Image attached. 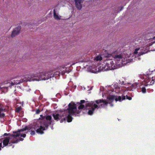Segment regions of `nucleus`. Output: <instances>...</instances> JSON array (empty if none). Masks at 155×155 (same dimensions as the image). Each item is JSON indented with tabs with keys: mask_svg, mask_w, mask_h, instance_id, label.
I'll return each mask as SVG.
<instances>
[{
	"mask_svg": "<svg viewBox=\"0 0 155 155\" xmlns=\"http://www.w3.org/2000/svg\"><path fill=\"white\" fill-rule=\"evenodd\" d=\"M51 116H47L46 117V120H43L41 121L39 127L38 128L37 125H33L31 129L36 130L37 133L43 134L44 133L43 131L45 130V128H48V126L51 124Z\"/></svg>",
	"mask_w": 155,
	"mask_h": 155,
	"instance_id": "obj_1",
	"label": "nucleus"
},
{
	"mask_svg": "<svg viewBox=\"0 0 155 155\" xmlns=\"http://www.w3.org/2000/svg\"><path fill=\"white\" fill-rule=\"evenodd\" d=\"M126 99V96L124 95H122L121 97L120 96H119L118 97L115 98V96L113 95H110L108 97H107V99L108 100V101L106 100L103 99L99 100L97 101H96V103L97 104L103 103L104 104H101V106L102 107L104 106V105H107V104L109 103L110 104V105L111 106H113L112 104V102L115 100L116 101H121L124 100Z\"/></svg>",
	"mask_w": 155,
	"mask_h": 155,
	"instance_id": "obj_2",
	"label": "nucleus"
},
{
	"mask_svg": "<svg viewBox=\"0 0 155 155\" xmlns=\"http://www.w3.org/2000/svg\"><path fill=\"white\" fill-rule=\"evenodd\" d=\"M69 115L67 116V121L68 122L72 121V115H74L75 114H79L80 111L77 110V106L74 103H70L68 104V108Z\"/></svg>",
	"mask_w": 155,
	"mask_h": 155,
	"instance_id": "obj_3",
	"label": "nucleus"
},
{
	"mask_svg": "<svg viewBox=\"0 0 155 155\" xmlns=\"http://www.w3.org/2000/svg\"><path fill=\"white\" fill-rule=\"evenodd\" d=\"M15 134H12L10 135V136L7 137L10 140L9 144L12 145L14 143H17L18 142V139L17 138V137H19L20 136V133L19 132H14Z\"/></svg>",
	"mask_w": 155,
	"mask_h": 155,
	"instance_id": "obj_4",
	"label": "nucleus"
},
{
	"mask_svg": "<svg viewBox=\"0 0 155 155\" xmlns=\"http://www.w3.org/2000/svg\"><path fill=\"white\" fill-rule=\"evenodd\" d=\"M105 62V65L104 67V69L109 70L115 69V65L112 59L107 60Z\"/></svg>",
	"mask_w": 155,
	"mask_h": 155,
	"instance_id": "obj_5",
	"label": "nucleus"
},
{
	"mask_svg": "<svg viewBox=\"0 0 155 155\" xmlns=\"http://www.w3.org/2000/svg\"><path fill=\"white\" fill-rule=\"evenodd\" d=\"M31 78H33L35 81H40L42 80H48V77H44V72H39L37 74H34L31 75Z\"/></svg>",
	"mask_w": 155,
	"mask_h": 155,
	"instance_id": "obj_6",
	"label": "nucleus"
},
{
	"mask_svg": "<svg viewBox=\"0 0 155 155\" xmlns=\"http://www.w3.org/2000/svg\"><path fill=\"white\" fill-rule=\"evenodd\" d=\"M52 116L54 117V119L58 121V120H61L60 122L62 123L64 121L66 120V117H64V114H52Z\"/></svg>",
	"mask_w": 155,
	"mask_h": 155,
	"instance_id": "obj_7",
	"label": "nucleus"
},
{
	"mask_svg": "<svg viewBox=\"0 0 155 155\" xmlns=\"http://www.w3.org/2000/svg\"><path fill=\"white\" fill-rule=\"evenodd\" d=\"M97 104L99 105V106L98 105L95 104H94V102L93 101H91V102H89L88 103H86V107H90L91 108H94V110H95L96 108H99L100 107H104V105L103 107H102L101 106V104H104L103 103H100L99 104Z\"/></svg>",
	"mask_w": 155,
	"mask_h": 155,
	"instance_id": "obj_8",
	"label": "nucleus"
},
{
	"mask_svg": "<svg viewBox=\"0 0 155 155\" xmlns=\"http://www.w3.org/2000/svg\"><path fill=\"white\" fill-rule=\"evenodd\" d=\"M21 30V27L20 26H18L17 27L15 28L12 32L11 37H14L18 35Z\"/></svg>",
	"mask_w": 155,
	"mask_h": 155,
	"instance_id": "obj_9",
	"label": "nucleus"
},
{
	"mask_svg": "<svg viewBox=\"0 0 155 155\" xmlns=\"http://www.w3.org/2000/svg\"><path fill=\"white\" fill-rule=\"evenodd\" d=\"M9 141L10 140H9L8 137H5L3 140V146L2 147V148H3V147L8 146V145L9 147L12 146V145H10V144H9Z\"/></svg>",
	"mask_w": 155,
	"mask_h": 155,
	"instance_id": "obj_10",
	"label": "nucleus"
},
{
	"mask_svg": "<svg viewBox=\"0 0 155 155\" xmlns=\"http://www.w3.org/2000/svg\"><path fill=\"white\" fill-rule=\"evenodd\" d=\"M5 109L4 108L2 104H0V118H3L5 116V114L3 113V111H5Z\"/></svg>",
	"mask_w": 155,
	"mask_h": 155,
	"instance_id": "obj_11",
	"label": "nucleus"
},
{
	"mask_svg": "<svg viewBox=\"0 0 155 155\" xmlns=\"http://www.w3.org/2000/svg\"><path fill=\"white\" fill-rule=\"evenodd\" d=\"M74 1L76 8L78 10H81L82 8L81 0H75Z\"/></svg>",
	"mask_w": 155,
	"mask_h": 155,
	"instance_id": "obj_12",
	"label": "nucleus"
},
{
	"mask_svg": "<svg viewBox=\"0 0 155 155\" xmlns=\"http://www.w3.org/2000/svg\"><path fill=\"white\" fill-rule=\"evenodd\" d=\"M44 72V77H48V79L53 77L54 75L52 74V71Z\"/></svg>",
	"mask_w": 155,
	"mask_h": 155,
	"instance_id": "obj_13",
	"label": "nucleus"
},
{
	"mask_svg": "<svg viewBox=\"0 0 155 155\" xmlns=\"http://www.w3.org/2000/svg\"><path fill=\"white\" fill-rule=\"evenodd\" d=\"M26 80L25 78L20 79L19 80L14 81V82L15 84H19L24 82L26 81Z\"/></svg>",
	"mask_w": 155,
	"mask_h": 155,
	"instance_id": "obj_14",
	"label": "nucleus"
},
{
	"mask_svg": "<svg viewBox=\"0 0 155 155\" xmlns=\"http://www.w3.org/2000/svg\"><path fill=\"white\" fill-rule=\"evenodd\" d=\"M87 108L88 109V114L89 115H92L93 113V112L95 110H94V108H90V107Z\"/></svg>",
	"mask_w": 155,
	"mask_h": 155,
	"instance_id": "obj_15",
	"label": "nucleus"
},
{
	"mask_svg": "<svg viewBox=\"0 0 155 155\" xmlns=\"http://www.w3.org/2000/svg\"><path fill=\"white\" fill-rule=\"evenodd\" d=\"M54 18L56 19H60V18L59 17L58 15L56 13L54 9Z\"/></svg>",
	"mask_w": 155,
	"mask_h": 155,
	"instance_id": "obj_16",
	"label": "nucleus"
},
{
	"mask_svg": "<svg viewBox=\"0 0 155 155\" xmlns=\"http://www.w3.org/2000/svg\"><path fill=\"white\" fill-rule=\"evenodd\" d=\"M60 72H59L58 71H56V72H53L52 71V74L54 75L53 76V77H57L58 76H59L60 74Z\"/></svg>",
	"mask_w": 155,
	"mask_h": 155,
	"instance_id": "obj_17",
	"label": "nucleus"
},
{
	"mask_svg": "<svg viewBox=\"0 0 155 155\" xmlns=\"http://www.w3.org/2000/svg\"><path fill=\"white\" fill-rule=\"evenodd\" d=\"M113 57L115 59H120L122 58V56L121 54L116 55Z\"/></svg>",
	"mask_w": 155,
	"mask_h": 155,
	"instance_id": "obj_18",
	"label": "nucleus"
},
{
	"mask_svg": "<svg viewBox=\"0 0 155 155\" xmlns=\"http://www.w3.org/2000/svg\"><path fill=\"white\" fill-rule=\"evenodd\" d=\"M86 107V106H85L83 104H81L80 106H79L78 107V109L79 110L81 109H83L84 108H87V107Z\"/></svg>",
	"mask_w": 155,
	"mask_h": 155,
	"instance_id": "obj_19",
	"label": "nucleus"
},
{
	"mask_svg": "<svg viewBox=\"0 0 155 155\" xmlns=\"http://www.w3.org/2000/svg\"><path fill=\"white\" fill-rule=\"evenodd\" d=\"M120 85L118 84L117 83H116L114 85V87L115 89H120Z\"/></svg>",
	"mask_w": 155,
	"mask_h": 155,
	"instance_id": "obj_20",
	"label": "nucleus"
},
{
	"mask_svg": "<svg viewBox=\"0 0 155 155\" xmlns=\"http://www.w3.org/2000/svg\"><path fill=\"white\" fill-rule=\"evenodd\" d=\"M95 59L97 61H101L102 59V58L101 56H98L95 58Z\"/></svg>",
	"mask_w": 155,
	"mask_h": 155,
	"instance_id": "obj_21",
	"label": "nucleus"
},
{
	"mask_svg": "<svg viewBox=\"0 0 155 155\" xmlns=\"http://www.w3.org/2000/svg\"><path fill=\"white\" fill-rule=\"evenodd\" d=\"M28 130V127L27 126H25V128L22 129L21 130H20L19 131H18V132H20V131H24L26 130Z\"/></svg>",
	"mask_w": 155,
	"mask_h": 155,
	"instance_id": "obj_22",
	"label": "nucleus"
},
{
	"mask_svg": "<svg viewBox=\"0 0 155 155\" xmlns=\"http://www.w3.org/2000/svg\"><path fill=\"white\" fill-rule=\"evenodd\" d=\"M141 91L143 93H146V89L145 87H142L141 88Z\"/></svg>",
	"mask_w": 155,
	"mask_h": 155,
	"instance_id": "obj_23",
	"label": "nucleus"
},
{
	"mask_svg": "<svg viewBox=\"0 0 155 155\" xmlns=\"http://www.w3.org/2000/svg\"><path fill=\"white\" fill-rule=\"evenodd\" d=\"M21 109V107H17L15 111H16V112L18 113L20 111Z\"/></svg>",
	"mask_w": 155,
	"mask_h": 155,
	"instance_id": "obj_24",
	"label": "nucleus"
},
{
	"mask_svg": "<svg viewBox=\"0 0 155 155\" xmlns=\"http://www.w3.org/2000/svg\"><path fill=\"white\" fill-rule=\"evenodd\" d=\"M119 82H120V83H119V84H120V85H125V84L124 83V81H121L120 80H119Z\"/></svg>",
	"mask_w": 155,
	"mask_h": 155,
	"instance_id": "obj_25",
	"label": "nucleus"
},
{
	"mask_svg": "<svg viewBox=\"0 0 155 155\" xmlns=\"http://www.w3.org/2000/svg\"><path fill=\"white\" fill-rule=\"evenodd\" d=\"M139 48H136L135 49L134 51V54H137L138 52V51L139 50Z\"/></svg>",
	"mask_w": 155,
	"mask_h": 155,
	"instance_id": "obj_26",
	"label": "nucleus"
},
{
	"mask_svg": "<svg viewBox=\"0 0 155 155\" xmlns=\"http://www.w3.org/2000/svg\"><path fill=\"white\" fill-rule=\"evenodd\" d=\"M30 132V134L31 135H33L35 134V131L34 130H31Z\"/></svg>",
	"mask_w": 155,
	"mask_h": 155,
	"instance_id": "obj_27",
	"label": "nucleus"
},
{
	"mask_svg": "<svg viewBox=\"0 0 155 155\" xmlns=\"http://www.w3.org/2000/svg\"><path fill=\"white\" fill-rule=\"evenodd\" d=\"M126 97V98L128 100H131L132 99V97H129V96H128L127 95H126V96H125Z\"/></svg>",
	"mask_w": 155,
	"mask_h": 155,
	"instance_id": "obj_28",
	"label": "nucleus"
},
{
	"mask_svg": "<svg viewBox=\"0 0 155 155\" xmlns=\"http://www.w3.org/2000/svg\"><path fill=\"white\" fill-rule=\"evenodd\" d=\"M154 83V79H152L151 81L150 82V85H152Z\"/></svg>",
	"mask_w": 155,
	"mask_h": 155,
	"instance_id": "obj_29",
	"label": "nucleus"
},
{
	"mask_svg": "<svg viewBox=\"0 0 155 155\" xmlns=\"http://www.w3.org/2000/svg\"><path fill=\"white\" fill-rule=\"evenodd\" d=\"M40 111L39 109H37L36 111V113L37 114H39L40 113Z\"/></svg>",
	"mask_w": 155,
	"mask_h": 155,
	"instance_id": "obj_30",
	"label": "nucleus"
},
{
	"mask_svg": "<svg viewBox=\"0 0 155 155\" xmlns=\"http://www.w3.org/2000/svg\"><path fill=\"white\" fill-rule=\"evenodd\" d=\"M12 134H7L5 133L4 134V135L5 136H8V137L10 136V135H12Z\"/></svg>",
	"mask_w": 155,
	"mask_h": 155,
	"instance_id": "obj_31",
	"label": "nucleus"
},
{
	"mask_svg": "<svg viewBox=\"0 0 155 155\" xmlns=\"http://www.w3.org/2000/svg\"><path fill=\"white\" fill-rule=\"evenodd\" d=\"M80 102H80V104H82L83 103H85V101H84V100H81Z\"/></svg>",
	"mask_w": 155,
	"mask_h": 155,
	"instance_id": "obj_32",
	"label": "nucleus"
},
{
	"mask_svg": "<svg viewBox=\"0 0 155 155\" xmlns=\"http://www.w3.org/2000/svg\"><path fill=\"white\" fill-rule=\"evenodd\" d=\"M26 134H21L20 135L21 137H26Z\"/></svg>",
	"mask_w": 155,
	"mask_h": 155,
	"instance_id": "obj_33",
	"label": "nucleus"
},
{
	"mask_svg": "<svg viewBox=\"0 0 155 155\" xmlns=\"http://www.w3.org/2000/svg\"><path fill=\"white\" fill-rule=\"evenodd\" d=\"M23 139L21 138H20L19 139H18V142L20 141H23Z\"/></svg>",
	"mask_w": 155,
	"mask_h": 155,
	"instance_id": "obj_34",
	"label": "nucleus"
},
{
	"mask_svg": "<svg viewBox=\"0 0 155 155\" xmlns=\"http://www.w3.org/2000/svg\"><path fill=\"white\" fill-rule=\"evenodd\" d=\"M2 143H0V150H1V147H2Z\"/></svg>",
	"mask_w": 155,
	"mask_h": 155,
	"instance_id": "obj_35",
	"label": "nucleus"
},
{
	"mask_svg": "<svg viewBox=\"0 0 155 155\" xmlns=\"http://www.w3.org/2000/svg\"><path fill=\"white\" fill-rule=\"evenodd\" d=\"M64 74V72H63V71H62L61 72V74L62 75H63Z\"/></svg>",
	"mask_w": 155,
	"mask_h": 155,
	"instance_id": "obj_36",
	"label": "nucleus"
},
{
	"mask_svg": "<svg viewBox=\"0 0 155 155\" xmlns=\"http://www.w3.org/2000/svg\"><path fill=\"white\" fill-rule=\"evenodd\" d=\"M11 85H13L15 84L14 83V82H12V83H11Z\"/></svg>",
	"mask_w": 155,
	"mask_h": 155,
	"instance_id": "obj_37",
	"label": "nucleus"
},
{
	"mask_svg": "<svg viewBox=\"0 0 155 155\" xmlns=\"http://www.w3.org/2000/svg\"><path fill=\"white\" fill-rule=\"evenodd\" d=\"M123 8V7H122L121 8V9L120 10H122Z\"/></svg>",
	"mask_w": 155,
	"mask_h": 155,
	"instance_id": "obj_38",
	"label": "nucleus"
},
{
	"mask_svg": "<svg viewBox=\"0 0 155 155\" xmlns=\"http://www.w3.org/2000/svg\"><path fill=\"white\" fill-rule=\"evenodd\" d=\"M2 88V87H0V89H1Z\"/></svg>",
	"mask_w": 155,
	"mask_h": 155,
	"instance_id": "obj_39",
	"label": "nucleus"
}]
</instances>
